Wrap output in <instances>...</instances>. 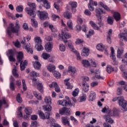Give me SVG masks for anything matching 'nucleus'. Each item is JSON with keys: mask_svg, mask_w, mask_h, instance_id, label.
<instances>
[{"mask_svg": "<svg viewBox=\"0 0 127 127\" xmlns=\"http://www.w3.org/2000/svg\"><path fill=\"white\" fill-rule=\"evenodd\" d=\"M20 31V25L18 24V22H16L15 26L13 23H10L9 27L6 29V33L9 37H12L13 35L12 33H15L17 36H18Z\"/></svg>", "mask_w": 127, "mask_h": 127, "instance_id": "1", "label": "nucleus"}, {"mask_svg": "<svg viewBox=\"0 0 127 127\" xmlns=\"http://www.w3.org/2000/svg\"><path fill=\"white\" fill-rule=\"evenodd\" d=\"M95 11L97 13L96 16H97V20L99 21L98 22V25H99L100 27L104 28V27H105V24L103 22H102L103 18H102V16L101 15V14L102 13L103 14H106V11H104V10L100 7H97L96 8H95Z\"/></svg>", "mask_w": 127, "mask_h": 127, "instance_id": "2", "label": "nucleus"}, {"mask_svg": "<svg viewBox=\"0 0 127 127\" xmlns=\"http://www.w3.org/2000/svg\"><path fill=\"white\" fill-rule=\"evenodd\" d=\"M23 53L22 52H19L17 56V60L18 63H20V68L21 71H23L26 68L25 66H27V61L25 60L24 62L22 61L23 60Z\"/></svg>", "mask_w": 127, "mask_h": 127, "instance_id": "3", "label": "nucleus"}, {"mask_svg": "<svg viewBox=\"0 0 127 127\" xmlns=\"http://www.w3.org/2000/svg\"><path fill=\"white\" fill-rule=\"evenodd\" d=\"M61 38L63 40L64 43L68 47V48H73V43L70 40H67L71 37V35L69 33H65L64 32H62Z\"/></svg>", "mask_w": 127, "mask_h": 127, "instance_id": "4", "label": "nucleus"}, {"mask_svg": "<svg viewBox=\"0 0 127 127\" xmlns=\"http://www.w3.org/2000/svg\"><path fill=\"white\" fill-rule=\"evenodd\" d=\"M30 8L26 7L25 8V10L27 12V14L30 15V16H32V17H35L36 16V12L33 11V9H35V3H30V2H28L27 3Z\"/></svg>", "mask_w": 127, "mask_h": 127, "instance_id": "5", "label": "nucleus"}, {"mask_svg": "<svg viewBox=\"0 0 127 127\" xmlns=\"http://www.w3.org/2000/svg\"><path fill=\"white\" fill-rule=\"evenodd\" d=\"M119 105L124 110V112L127 111V101L124 99V97L121 96L119 98Z\"/></svg>", "mask_w": 127, "mask_h": 127, "instance_id": "6", "label": "nucleus"}, {"mask_svg": "<svg viewBox=\"0 0 127 127\" xmlns=\"http://www.w3.org/2000/svg\"><path fill=\"white\" fill-rule=\"evenodd\" d=\"M66 100L62 101V100H59L58 101V103H59V105H61L62 106H65V107H67V106H69V107H72V106H75V104H72L71 103V101H69V97H66Z\"/></svg>", "mask_w": 127, "mask_h": 127, "instance_id": "7", "label": "nucleus"}, {"mask_svg": "<svg viewBox=\"0 0 127 127\" xmlns=\"http://www.w3.org/2000/svg\"><path fill=\"white\" fill-rule=\"evenodd\" d=\"M110 49L111 50V54L110 55V57L111 58V59L113 60V61L112 62V64L114 65V66H116V65H118L119 64V63L116 60V54H115V50L114 49V48L111 47Z\"/></svg>", "mask_w": 127, "mask_h": 127, "instance_id": "8", "label": "nucleus"}, {"mask_svg": "<svg viewBox=\"0 0 127 127\" xmlns=\"http://www.w3.org/2000/svg\"><path fill=\"white\" fill-rule=\"evenodd\" d=\"M37 15L41 20H46L48 18V13L45 11H38Z\"/></svg>", "mask_w": 127, "mask_h": 127, "instance_id": "9", "label": "nucleus"}, {"mask_svg": "<svg viewBox=\"0 0 127 127\" xmlns=\"http://www.w3.org/2000/svg\"><path fill=\"white\" fill-rule=\"evenodd\" d=\"M39 116L42 120H48L50 118V113L45 112V114L43 113L42 111H40L38 113Z\"/></svg>", "mask_w": 127, "mask_h": 127, "instance_id": "10", "label": "nucleus"}, {"mask_svg": "<svg viewBox=\"0 0 127 127\" xmlns=\"http://www.w3.org/2000/svg\"><path fill=\"white\" fill-rule=\"evenodd\" d=\"M70 109L66 107L63 108L61 110H59L60 115H65L66 116H70L71 113H70Z\"/></svg>", "mask_w": 127, "mask_h": 127, "instance_id": "11", "label": "nucleus"}, {"mask_svg": "<svg viewBox=\"0 0 127 127\" xmlns=\"http://www.w3.org/2000/svg\"><path fill=\"white\" fill-rule=\"evenodd\" d=\"M111 117H113V114H112V112H109L108 115L105 116L106 122L109 124H114V120L112 119Z\"/></svg>", "mask_w": 127, "mask_h": 127, "instance_id": "12", "label": "nucleus"}, {"mask_svg": "<svg viewBox=\"0 0 127 127\" xmlns=\"http://www.w3.org/2000/svg\"><path fill=\"white\" fill-rule=\"evenodd\" d=\"M97 4L98 3L96 1L94 2L93 0H89V3L88 4V8L89 10L93 11L94 9H95V8H94V5L97 6Z\"/></svg>", "mask_w": 127, "mask_h": 127, "instance_id": "13", "label": "nucleus"}, {"mask_svg": "<svg viewBox=\"0 0 127 127\" xmlns=\"http://www.w3.org/2000/svg\"><path fill=\"white\" fill-rule=\"evenodd\" d=\"M49 87L50 88H53V87H54L55 88L56 92H57L58 93L60 92V87H59V86L56 82H52L51 84L49 85Z\"/></svg>", "mask_w": 127, "mask_h": 127, "instance_id": "14", "label": "nucleus"}, {"mask_svg": "<svg viewBox=\"0 0 127 127\" xmlns=\"http://www.w3.org/2000/svg\"><path fill=\"white\" fill-rule=\"evenodd\" d=\"M69 4L70 6L72 13L76 12V7H77L76 2H69Z\"/></svg>", "mask_w": 127, "mask_h": 127, "instance_id": "15", "label": "nucleus"}, {"mask_svg": "<svg viewBox=\"0 0 127 127\" xmlns=\"http://www.w3.org/2000/svg\"><path fill=\"white\" fill-rule=\"evenodd\" d=\"M77 31H80L82 30L84 32H86L87 31V26L86 25H83L82 27L81 26L77 25L76 26Z\"/></svg>", "mask_w": 127, "mask_h": 127, "instance_id": "16", "label": "nucleus"}, {"mask_svg": "<svg viewBox=\"0 0 127 127\" xmlns=\"http://www.w3.org/2000/svg\"><path fill=\"white\" fill-rule=\"evenodd\" d=\"M68 72L71 74L72 76H74L75 73L77 72V69L73 66H69L68 68Z\"/></svg>", "mask_w": 127, "mask_h": 127, "instance_id": "17", "label": "nucleus"}, {"mask_svg": "<svg viewBox=\"0 0 127 127\" xmlns=\"http://www.w3.org/2000/svg\"><path fill=\"white\" fill-rule=\"evenodd\" d=\"M62 122L64 126H70V122H69L68 118L67 117H62Z\"/></svg>", "mask_w": 127, "mask_h": 127, "instance_id": "18", "label": "nucleus"}, {"mask_svg": "<svg viewBox=\"0 0 127 127\" xmlns=\"http://www.w3.org/2000/svg\"><path fill=\"white\" fill-rule=\"evenodd\" d=\"M45 49L47 52H51L52 51V44H51V43L48 42L47 43L45 46Z\"/></svg>", "mask_w": 127, "mask_h": 127, "instance_id": "19", "label": "nucleus"}, {"mask_svg": "<svg viewBox=\"0 0 127 127\" xmlns=\"http://www.w3.org/2000/svg\"><path fill=\"white\" fill-rule=\"evenodd\" d=\"M49 25V27L50 29L52 30V32H55L56 31V29H55V28H54L53 25H52V24L50 25L49 23H48V22H45L44 23V26L45 27H48Z\"/></svg>", "mask_w": 127, "mask_h": 127, "instance_id": "20", "label": "nucleus"}, {"mask_svg": "<svg viewBox=\"0 0 127 127\" xmlns=\"http://www.w3.org/2000/svg\"><path fill=\"white\" fill-rule=\"evenodd\" d=\"M119 38H120L121 40L124 39V40L127 42V33H121L119 35Z\"/></svg>", "mask_w": 127, "mask_h": 127, "instance_id": "21", "label": "nucleus"}, {"mask_svg": "<svg viewBox=\"0 0 127 127\" xmlns=\"http://www.w3.org/2000/svg\"><path fill=\"white\" fill-rule=\"evenodd\" d=\"M113 17L116 21L121 20V14L119 12H114L113 13Z\"/></svg>", "mask_w": 127, "mask_h": 127, "instance_id": "22", "label": "nucleus"}, {"mask_svg": "<svg viewBox=\"0 0 127 127\" xmlns=\"http://www.w3.org/2000/svg\"><path fill=\"white\" fill-rule=\"evenodd\" d=\"M47 68L49 72H53V73L55 71V69H56V66L53 64H50L47 65Z\"/></svg>", "mask_w": 127, "mask_h": 127, "instance_id": "23", "label": "nucleus"}, {"mask_svg": "<svg viewBox=\"0 0 127 127\" xmlns=\"http://www.w3.org/2000/svg\"><path fill=\"white\" fill-rule=\"evenodd\" d=\"M27 52L28 53H30L31 54H33V50H32V48L30 45V44H27L25 47Z\"/></svg>", "mask_w": 127, "mask_h": 127, "instance_id": "24", "label": "nucleus"}, {"mask_svg": "<svg viewBox=\"0 0 127 127\" xmlns=\"http://www.w3.org/2000/svg\"><path fill=\"white\" fill-rule=\"evenodd\" d=\"M73 49H72V48H69L71 51H72V52H74V53H75V54L76 55L77 60H81V56H80V53H79V52L75 50V48H74L73 46Z\"/></svg>", "mask_w": 127, "mask_h": 127, "instance_id": "25", "label": "nucleus"}, {"mask_svg": "<svg viewBox=\"0 0 127 127\" xmlns=\"http://www.w3.org/2000/svg\"><path fill=\"white\" fill-rule=\"evenodd\" d=\"M89 52H90V50L87 48H84L82 50V53H81V56H85V57L88 56Z\"/></svg>", "mask_w": 127, "mask_h": 127, "instance_id": "26", "label": "nucleus"}, {"mask_svg": "<svg viewBox=\"0 0 127 127\" xmlns=\"http://www.w3.org/2000/svg\"><path fill=\"white\" fill-rule=\"evenodd\" d=\"M95 99H96V93L92 91L89 95V102H93Z\"/></svg>", "mask_w": 127, "mask_h": 127, "instance_id": "27", "label": "nucleus"}, {"mask_svg": "<svg viewBox=\"0 0 127 127\" xmlns=\"http://www.w3.org/2000/svg\"><path fill=\"white\" fill-rule=\"evenodd\" d=\"M81 63L83 65L84 67H85L86 68L91 66V64H90L89 61L87 60H82Z\"/></svg>", "mask_w": 127, "mask_h": 127, "instance_id": "28", "label": "nucleus"}, {"mask_svg": "<svg viewBox=\"0 0 127 127\" xmlns=\"http://www.w3.org/2000/svg\"><path fill=\"white\" fill-rule=\"evenodd\" d=\"M33 65L35 69H36L37 70H39L41 67V64L39 62H33Z\"/></svg>", "mask_w": 127, "mask_h": 127, "instance_id": "29", "label": "nucleus"}, {"mask_svg": "<svg viewBox=\"0 0 127 127\" xmlns=\"http://www.w3.org/2000/svg\"><path fill=\"white\" fill-rule=\"evenodd\" d=\"M64 16L65 17V18L70 19V18H72V13L69 11H66L64 13Z\"/></svg>", "mask_w": 127, "mask_h": 127, "instance_id": "30", "label": "nucleus"}, {"mask_svg": "<svg viewBox=\"0 0 127 127\" xmlns=\"http://www.w3.org/2000/svg\"><path fill=\"white\" fill-rule=\"evenodd\" d=\"M89 91V84H85L82 85V92L84 93H87Z\"/></svg>", "mask_w": 127, "mask_h": 127, "instance_id": "31", "label": "nucleus"}, {"mask_svg": "<svg viewBox=\"0 0 127 127\" xmlns=\"http://www.w3.org/2000/svg\"><path fill=\"white\" fill-rule=\"evenodd\" d=\"M87 99V95L86 94H83L82 96L79 98L78 99V102L80 103H82L83 102H85Z\"/></svg>", "mask_w": 127, "mask_h": 127, "instance_id": "32", "label": "nucleus"}, {"mask_svg": "<svg viewBox=\"0 0 127 127\" xmlns=\"http://www.w3.org/2000/svg\"><path fill=\"white\" fill-rule=\"evenodd\" d=\"M99 4H100V5H101V6L103 7V8H104V9L107 10V11H111V9L110 8H109V7H108V6H107V5L104 4L103 2H99Z\"/></svg>", "mask_w": 127, "mask_h": 127, "instance_id": "33", "label": "nucleus"}, {"mask_svg": "<svg viewBox=\"0 0 127 127\" xmlns=\"http://www.w3.org/2000/svg\"><path fill=\"white\" fill-rule=\"evenodd\" d=\"M24 112L26 115H30L32 114V109H31V107H26Z\"/></svg>", "mask_w": 127, "mask_h": 127, "instance_id": "34", "label": "nucleus"}, {"mask_svg": "<svg viewBox=\"0 0 127 127\" xmlns=\"http://www.w3.org/2000/svg\"><path fill=\"white\" fill-rule=\"evenodd\" d=\"M43 2L44 6V7H45V8H46L47 9L50 8V2H49L48 0H45Z\"/></svg>", "mask_w": 127, "mask_h": 127, "instance_id": "35", "label": "nucleus"}, {"mask_svg": "<svg viewBox=\"0 0 127 127\" xmlns=\"http://www.w3.org/2000/svg\"><path fill=\"white\" fill-rule=\"evenodd\" d=\"M107 23L110 25H113L114 24V18L113 17L109 16L107 18Z\"/></svg>", "mask_w": 127, "mask_h": 127, "instance_id": "36", "label": "nucleus"}, {"mask_svg": "<svg viewBox=\"0 0 127 127\" xmlns=\"http://www.w3.org/2000/svg\"><path fill=\"white\" fill-rule=\"evenodd\" d=\"M96 48L97 49V50H99V51H103V49H105V46H104V45L102 43L98 44L96 46Z\"/></svg>", "mask_w": 127, "mask_h": 127, "instance_id": "37", "label": "nucleus"}, {"mask_svg": "<svg viewBox=\"0 0 127 127\" xmlns=\"http://www.w3.org/2000/svg\"><path fill=\"white\" fill-rule=\"evenodd\" d=\"M90 24L91 25L92 27L94 28V29H96V30H99L100 29L99 27H98V25L96 24L93 21H90L89 22Z\"/></svg>", "mask_w": 127, "mask_h": 127, "instance_id": "38", "label": "nucleus"}, {"mask_svg": "<svg viewBox=\"0 0 127 127\" xmlns=\"http://www.w3.org/2000/svg\"><path fill=\"white\" fill-rule=\"evenodd\" d=\"M111 115H113V116H115V117H119V116H120V110L116 108H114L113 114H111Z\"/></svg>", "mask_w": 127, "mask_h": 127, "instance_id": "39", "label": "nucleus"}, {"mask_svg": "<svg viewBox=\"0 0 127 127\" xmlns=\"http://www.w3.org/2000/svg\"><path fill=\"white\" fill-rule=\"evenodd\" d=\"M37 89L41 93H43V85H42V83H39L37 85Z\"/></svg>", "mask_w": 127, "mask_h": 127, "instance_id": "40", "label": "nucleus"}, {"mask_svg": "<svg viewBox=\"0 0 127 127\" xmlns=\"http://www.w3.org/2000/svg\"><path fill=\"white\" fill-rule=\"evenodd\" d=\"M44 110L45 111H46L47 112H51V110L52 109V107L50 105V104H49L48 105H45L43 106Z\"/></svg>", "mask_w": 127, "mask_h": 127, "instance_id": "41", "label": "nucleus"}, {"mask_svg": "<svg viewBox=\"0 0 127 127\" xmlns=\"http://www.w3.org/2000/svg\"><path fill=\"white\" fill-rule=\"evenodd\" d=\"M54 76L57 78V79H59L61 78V74L58 71L55 70L54 72H53Z\"/></svg>", "mask_w": 127, "mask_h": 127, "instance_id": "42", "label": "nucleus"}, {"mask_svg": "<svg viewBox=\"0 0 127 127\" xmlns=\"http://www.w3.org/2000/svg\"><path fill=\"white\" fill-rule=\"evenodd\" d=\"M55 122H56L55 119H54L52 118H50L49 121L46 122V124H50V127H51L52 125H53V124H56V123H55Z\"/></svg>", "mask_w": 127, "mask_h": 127, "instance_id": "43", "label": "nucleus"}, {"mask_svg": "<svg viewBox=\"0 0 127 127\" xmlns=\"http://www.w3.org/2000/svg\"><path fill=\"white\" fill-rule=\"evenodd\" d=\"M31 24L32 26H33L35 28L37 27L38 26V23L37 22V21L35 19H31Z\"/></svg>", "mask_w": 127, "mask_h": 127, "instance_id": "44", "label": "nucleus"}, {"mask_svg": "<svg viewBox=\"0 0 127 127\" xmlns=\"http://www.w3.org/2000/svg\"><path fill=\"white\" fill-rule=\"evenodd\" d=\"M16 10L17 12H22L23 11V6L21 5L17 6Z\"/></svg>", "mask_w": 127, "mask_h": 127, "instance_id": "45", "label": "nucleus"}, {"mask_svg": "<svg viewBox=\"0 0 127 127\" xmlns=\"http://www.w3.org/2000/svg\"><path fill=\"white\" fill-rule=\"evenodd\" d=\"M35 47L38 51H42L43 50V47L41 45V44L36 45Z\"/></svg>", "mask_w": 127, "mask_h": 127, "instance_id": "46", "label": "nucleus"}, {"mask_svg": "<svg viewBox=\"0 0 127 127\" xmlns=\"http://www.w3.org/2000/svg\"><path fill=\"white\" fill-rule=\"evenodd\" d=\"M45 103L47 104L50 105L51 104V98L50 97H46L45 98Z\"/></svg>", "mask_w": 127, "mask_h": 127, "instance_id": "47", "label": "nucleus"}, {"mask_svg": "<svg viewBox=\"0 0 127 127\" xmlns=\"http://www.w3.org/2000/svg\"><path fill=\"white\" fill-rule=\"evenodd\" d=\"M87 82H89V77L88 76H84L82 79V85H85V84H88Z\"/></svg>", "mask_w": 127, "mask_h": 127, "instance_id": "48", "label": "nucleus"}, {"mask_svg": "<svg viewBox=\"0 0 127 127\" xmlns=\"http://www.w3.org/2000/svg\"><path fill=\"white\" fill-rule=\"evenodd\" d=\"M30 75L32 77H39V73L33 70L30 73Z\"/></svg>", "mask_w": 127, "mask_h": 127, "instance_id": "49", "label": "nucleus"}, {"mask_svg": "<svg viewBox=\"0 0 127 127\" xmlns=\"http://www.w3.org/2000/svg\"><path fill=\"white\" fill-rule=\"evenodd\" d=\"M35 42L36 43V45L41 44V39H40V37H37L35 38Z\"/></svg>", "mask_w": 127, "mask_h": 127, "instance_id": "50", "label": "nucleus"}, {"mask_svg": "<svg viewBox=\"0 0 127 127\" xmlns=\"http://www.w3.org/2000/svg\"><path fill=\"white\" fill-rule=\"evenodd\" d=\"M50 57V54L47 53H43L42 54V58L44 59V60H47L48 58Z\"/></svg>", "mask_w": 127, "mask_h": 127, "instance_id": "51", "label": "nucleus"}, {"mask_svg": "<svg viewBox=\"0 0 127 127\" xmlns=\"http://www.w3.org/2000/svg\"><path fill=\"white\" fill-rule=\"evenodd\" d=\"M32 83L33 86H36L39 83V79L33 78L32 79Z\"/></svg>", "mask_w": 127, "mask_h": 127, "instance_id": "52", "label": "nucleus"}, {"mask_svg": "<svg viewBox=\"0 0 127 127\" xmlns=\"http://www.w3.org/2000/svg\"><path fill=\"white\" fill-rule=\"evenodd\" d=\"M67 25L69 29H73V23L72 20H69L67 23Z\"/></svg>", "mask_w": 127, "mask_h": 127, "instance_id": "53", "label": "nucleus"}, {"mask_svg": "<svg viewBox=\"0 0 127 127\" xmlns=\"http://www.w3.org/2000/svg\"><path fill=\"white\" fill-rule=\"evenodd\" d=\"M115 69L112 67V66H109L107 67L106 71L109 74L112 73V71H114Z\"/></svg>", "mask_w": 127, "mask_h": 127, "instance_id": "54", "label": "nucleus"}, {"mask_svg": "<svg viewBox=\"0 0 127 127\" xmlns=\"http://www.w3.org/2000/svg\"><path fill=\"white\" fill-rule=\"evenodd\" d=\"M78 94H79V88H76L72 92V96L73 97H77V96H78Z\"/></svg>", "mask_w": 127, "mask_h": 127, "instance_id": "55", "label": "nucleus"}, {"mask_svg": "<svg viewBox=\"0 0 127 127\" xmlns=\"http://www.w3.org/2000/svg\"><path fill=\"white\" fill-rule=\"evenodd\" d=\"M101 111H102V113H106H106H107L108 114H109V112H110V113H112V111L110 110L109 109V108L108 107L107 108L106 107H104L102 109Z\"/></svg>", "mask_w": 127, "mask_h": 127, "instance_id": "56", "label": "nucleus"}, {"mask_svg": "<svg viewBox=\"0 0 127 127\" xmlns=\"http://www.w3.org/2000/svg\"><path fill=\"white\" fill-rule=\"evenodd\" d=\"M22 83L23 91H26V90H27V87L26 86V83H25V80L22 79Z\"/></svg>", "mask_w": 127, "mask_h": 127, "instance_id": "57", "label": "nucleus"}, {"mask_svg": "<svg viewBox=\"0 0 127 127\" xmlns=\"http://www.w3.org/2000/svg\"><path fill=\"white\" fill-rule=\"evenodd\" d=\"M59 47L60 51L62 52H64V51L66 50V48L65 47V46L63 45V44H60Z\"/></svg>", "mask_w": 127, "mask_h": 127, "instance_id": "58", "label": "nucleus"}, {"mask_svg": "<svg viewBox=\"0 0 127 127\" xmlns=\"http://www.w3.org/2000/svg\"><path fill=\"white\" fill-rule=\"evenodd\" d=\"M123 86H119L117 89V95H122L123 91Z\"/></svg>", "mask_w": 127, "mask_h": 127, "instance_id": "59", "label": "nucleus"}, {"mask_svg": "<svg viewBox=\"0 0 127 127\" xmlns=\"http://www.w3.org/2000/svg\"><path fill=\"white\" fill-rule=\"evenodd\" d=\"M16 100L19 104H21V103H22V98L20 97V94L18 93L17 95Z\"/></svg>", "mask_w": 127, "mask_h": 127, "instance_id": "60", "label": "nucleus"}, {"mask_svg": "<svg viewBox=\"0 0 127 127\" xmlns=\"http://www.w3.org/2000/svg\"><path fill=\"white\" fill-rule=\"evenodd\" d=\"M12 72L14 77H16V78L18 77V73H17V71L16 70V69L15 68L13 69Z\"/></svg>", "mask_w": 127, "mask_h": 127, "instance_id": "61", "label": "nucleus"}, {"mask_svg": "<svg viewBox=\"0 0 127 127\" xmlns=\"http://www.w3.org/2000/svg\"><path fill=\"white\" fill-rule=\"evenodd\" d=\"M122 54H123V52L121 51V50H119V49H118L117 51V58H121V56Z\"/></svg>", "mask_w": 127, "mask_h": 127, "instance_id": "62", "label": "nucleus"}, {"mask_svg": "<svg viewBox=\"0 0 127 127\" xmlns=\"http://www.w3.org/2000/svg\"><path fill=\"white\" fill-rule=\"evenodd\" d=\"M31 127H37V122L36 121H32L31 125Z\"/></svg>", "mask_w": 127, "mask_h": 127, "instance_id": "63", "label": "nucleus"}, {"mask_svg": "<svg viewBox=\"0 0 127 127\" xmlns=\"http://www.w3.org/2000/svg\"><path fill=\"white\" fill-rule=\"evenodd\" d=\"M84 41L81 39H77L75 41V44H81V43H83Z\"/></svg>", "mask_w": 127, "mask_h": 127, "instance_id": "64", "label": "nucleus"}]
</instances>
